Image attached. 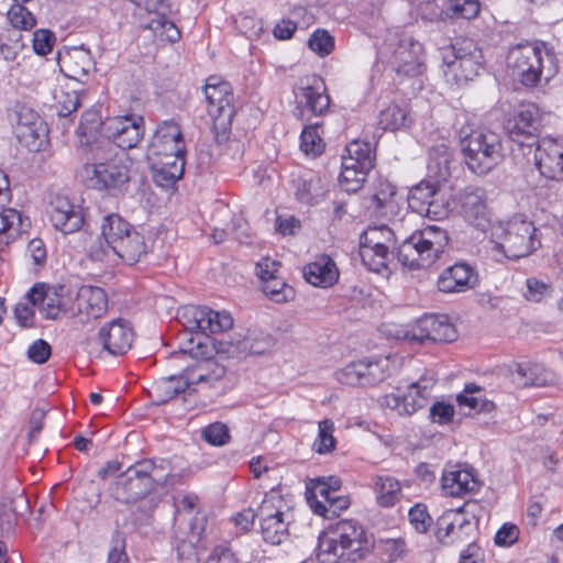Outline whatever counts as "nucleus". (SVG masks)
<instances>
[{"label": "nucleus", "instance_id": "obj_58", "mask_svg": "<svg viewBox=\"0 0 563 563\" xmlns=\"http://www.w3.org/2000/svg\"><path fill=\"white\" fill-rule=\"evenodd\" d=\"M26 354L33 363L44 364L51 357L52 347L45 340L38 339L29 346Z\"/></svg>", "mask_w": 563, "mask_h": 563}, {"label": "nucleus", "instance_id": "obj_4", "mask_svg": "<svg viewBox=\"0 0 563 563\" xmlns=\"http://www.w3.org/2000/svg\"><path fill=\"white\" fill-rule=\"evenodd\" d=\"M507 68L523 86L536 87L558 73L556 54L551 45L541 41L518 44L507 54Z\"/></svg>", "mask_w": 563, "mask_h": 563}, {"label": "nucleus", "instance_id": "obj_39", "mask_svg": "<svg viewBox=\"0 0 563 563\" xmlns=\"http://www.w3.org/2000/svg\"><path fill=\"white\" fill-rule=\"evenodd\" d=\"M360 255L363 264L373 272L380 273L387 268L391 253L388 245L374 246L360 242Z\"/></svg>", "mask_w": 563, "mask_h": 563}, {"label": "nucleus", "instance_id": "obj_55", "mask_svg": "<svg viewBox=\"0 0 563 563\" xmlns=\"http://www.w3.org/2000/svg\"><path fill=\"white\" fill-rule=\"evenodd\" d=\"M56 43V35L47 29H38L33 33L32 46L35 54L45 56L52 52Z\"/></svg>", "mask_w": 563, "mask_h": 563}, {"label": "nucleus", "instance_id": "obj_27", "mask_svg": "<svg viewBox=\"0 0 563 563\" xmlns=\"http://www.w3.org/2000/svg\"><path fill=\"white\" fill-rule=\"evenodd\" d=\"M477 273L467 263L459 262L444 268L438 277L437 287L444 294L464 292L476 286Z\"/></svg>", "mask_w": 563, "mask_h": 563}, {"label": "nucleus", "instance_id": "obj_10", "mask_svg": "<svg viewBox=\"0 0 563 563\" xmlns=\"http://www.w3.org/2000/svg\"><path fill=\"white\" fill-rule=\"evenodd\" d=\"M306 499L313 514L333 518L346 510L351 500L342 493V481L336 476H322L310 479L306 485Z\"/></svg>", "mask_w": 563, "mask_h": 563}, {"label": "nucleus", "instance_id": "obj_21", "mask_svg": "<svg viewBox=\"0 0 563 563\" xmlns=\"http://www.w3.org/2000/svg\"><path fill=\"white\" fill-rule=\"evenodd\" d=\"M295 93L299 107L307 109L313 115H323L330 107L325 84L317 75L301 78Z\"/></svg>", "mask_w": 563, "mask_h": 563}, {"label": "nucleus", "instance_id": "obj_33", "mask_svg": "<svg viewBox=\"0 0 563 563\" xmlns=\"http://www.w3.org/2000/svg\"><path fill=\"white\" fill-rule=\"evenodd\" d=\"M227 343L229 346L225 352L240 357L265 353L271 346V339L263 332L247 331L245 334H236Z\"/></svg>", "mask_w": 563, "mask_h": 563}, {"label": "nucleus", "instance_id": "obj_22", "mask_svg": "<svg viewBox=\"0 0 563 563\" xmlns=\"http://www.w3.org/2000/svg\"><path fill=\"white\" fill-rule=\"evenodd\" d=\"M536 166L540 174L552 180H563V145L554 139L543 137L537 142Z\"/></svg>", "mask_w": 563, "mask_h": 563}, {"label": "nucleus", "instance_id": "obj_30", "mask_svg": "<svg viewBox=\"0 0 563 563\" xmlns=\"http://www.w3.org/2000/svg\"><path fill=\"white\" fill-rule=\"evenodd\" d=\"M441 486L445 495L463 497L477 492L481 487V483L473 470L453 466L444 470Z\"/></svg>", "mask_w": 563, "mask_h": 563}, {"label": "nucleus", "instance_id": "obj_51", "mask_svg": "<svg viewBox=\"0 0 563 563\" xmlns=\"http://www.w3.org/2000/svg\"><path fill=\"white\" fill-rule=\"evenodd\" d=\"M362 243H369L371 245H388L390 247L395 242V234L387 225L369 227L362 235Z\"/></svg>", "mask_w": 563, "mask_h": 563}, {"label": "nucleus", "instance_id": "obj_59", "mask_svg": "<svg viewBox=\"0 0 563 563\" xmlns=\"http://www.w3.org/2000/svg\"><path fill=\"white\" fill-rule=\"evenodd\" d=\"M125 552V539L121 532L115 531L112 537V545L108 554V563H128Z\"/></svg>", "mask_w": 563, "mask_h": 563}, {"label": "nucleus", "instance_id": "obj_5", "mask_svg": "<svg viewBox=\"0 0 563 563\" xmlns=\"http://www.w3.org/2000/svg\"><path fill=\"white\" fill-rule=\"evenodd\" d=\"M368 547L364 527L356 520L344 519L319 537L317 558L320 563H338L341 559L354 562L363 558Z\"/></svg>", "mask_w": 563, "mask_h": 563}, {"label": "nucleus", "instance_id": "obj_56", "mask_svg": "<svg viewBox=\"0 0 563 563\" xmlns=\"http://www.w3.org/2000/svg\"><path fill=\"white\" fill-rule=\"evenodd\" d=\"M203 439L216 446H221L229 442V428L222 422H214L206 427L202 431Z\"/></svg>", "mask_w": 563, "mask_h": 563}, {"label": "nucleus", "instance_id": "obj_29", "mask_svg": "<svg viewBox=\"0 0 563 563\" xmlns=\"http://www.w3.org/2000/svg\"><path fill=\"white\" fill-rule=\"evenodd\" d=\"M153 181L162 188H172L184 175L185 155L147 158Z\"/></svg>", "mask_w": 563, "mask_h": 563}, {"label": "nucleus", "instance_id": "obj_38", "mask_svg": "<svg viewBox=\"0 0 563 563\" xmlns=\"http://www.w3.org/2000/svg\"><path fill=\"white\" fill-rule=\"evenodd\" d=\"M395 196V186L387 180H380L375 187L372 199L375 212L382 217L393 216L397 209Z\"/></svg>", "mask_w": 563, "mask_h": 563}, {"label": "nucleus", "instance_id": "obj_20", "mask_svg": "<svg viewBox=\"0 0 563 563\" xmlns=\"http://www.w3.org/2000/svg\"><path fill=\"white\" fill-rule=\"evenodd\" d=\"M185 153L186 145L180 126L175 121H164L157 126L146 156L151 158Z\"/></svg>", "mask_w": 563, "mask_h": 563}, {"label": "nucleus", "instance_id": "obj_12", "mask_svg": "<svg viewBox=\"0 0 563 563\" xmlns=\"http://www.w3.org/2000/svg\"><path fill=\"white\" fill-rule=\"evenodd\" d=\"M261 534L266 543L278 545L289 537L291 514L279 492L272 489L265 494L257 508Z\"/></svg>", "mask_w": 563, "mask_h": 563}, {"label": "nucleus", "instance_id": "obj_57", "mask_svg": "<svg viewBox=\"0 0 563 563\" xmlns=\"http://www.w3.org/2000/svg\"><path fill=\"white\" fill-rule=\"evenodd\" d=\"M409 521L418 532H426L430 527L431 517L427 507L422 504H416L409 510Z\"/></svg>", "mask_w": 563, "mask_h": 563}, {"label": "nucleus", "instance_id": "obj_28", "mask_svg": "<svg viewBox=\"0 0 563 563\" xmlns=\"http://www.w3.org/2000/svg\"><path fill=\"white\" fill-rule=\"evenodd\" d=\"M49 220L53 227L64 234L79 231L84 224V213L79 206L70 202L66 197L57 196L49 208Z\"/></svg>", "mask_w": 563, "mask_h": 563}, {"label": "nucleus", "instance_id": "obj_64", "mask_svg": "<svg viewBox=\"0 0 563 563\" xmlns=\"http://www.w3.org/2000/svg\"><path fill=\"white\" fill-rule=\"evenodd\" d=\"M484 562H485V552L476 542L470 543L460 553L459 563H484Z\"/></svg>", "mask_w": 563, "mask_h": 563}, {"label": "nucleus", "instance_id": "obj_14", "mask_svg": "<svg viewBox=\"0 0 563 563\" xmlns=\"http://www.w3.org/2000/svg\"><path fill=\"white\" fill-rule=\"evenodd\" d=\"M208 102V114L212 119L213 130L225 133L230 128L234 114L233 90L231 85L219 76H210L203 87Z\"/></svg>", "mask_w": 563, "mask_h": 563}, {"label": "nucleus", "instance_id": "obj_52", "mask_svg": "<svg viewBox=\"0 0 563 563\" xmlns=\"http://www.w3.org/2000/svg\"><path fill=\"white\" fill-rule=\"evenodd\" d=\"M148 29L170 43H175L180 38V31L178 27L162 14H158L151 20Z\"/></svg>", "mask_w": 563, "mask_h": 563}, {"label": "nucleus", "instance_id": "obj_48", "mask_svg": "<svg viewBox=\"0 0 563 563\" xmlns=\"http://www.w3.org/2000/svg\"><path fill=\"white\" fill-rule=\"evenodd\" d=\"M318 437L313 442V450L320 454L329 453L335 448L333 437L334 424L332 420L324 419L318 424Z\"/></svg>", "mask_w": 563, "mask_h": 563}, {"label": "nucleus", "instance_id": "obj_54", "mask_svg": "<svg viewBox=\"0 0 563 563\" xmlns=\"http://www.w3.org/2000/svg\"><path fill=\"white\" fill-rule=\"evenodd\" d=\"M40 310L44 318L56 320L66 312V306L57 290L48 288V294Z\"/></svg>", "mask_w": 563, "mask_h": 563}, {"label": "nucleus", "instance_id": "obj_16", "mask_svg": "<svg viewBox=\"0 0 563 563\" xmlns=\"http://www.w3.org/2000/svg\"><path fill=\"white\" fill-rule=\"evenodd\" d=\"M390 375L388 357L351 362L335 373L336 380L347 386H374Z\"/></svg>", "mask_w": 563, "mask_h": 563}, {"label": "nucleus", "instance_id": "obj_45", "mask_svg": "<svg viewBox=\"0 0 563 563\" xmlns=\"http://www.w3.org/2000/svg\"><path fill=\"white\" fill-rule=\"evenodd\" d=\"M481 12L479 0H449L445 8L448 19H475Z\"/></svg>", "mask_w": 563, "mask_h": 563}, {"label": "nucleus", "instance_id": "obj_46", "mask_svg": "<svg viewBox=\"0 0 563 563\" xmlns=\"http://www.w3.org/2000/svg\"><path fill=\"white\" fill-rule=\"evenodd\" d=\"M369 170H363L357 166H353L349 161L342 164V172L339 176L341 187L347 192H355L362 188L366 175Z\"/></svg>", "mask_w": 563, "mask_h": 563}, {"label": "nucleus", "instance_id": "obj_42", "mask_svg": "<svg viewBox=\"0 0 563 563\" xmlns=\"http://www.w3.org/2000/svg\"><path fill=\"white\" fill-rule=\"evenodd\" d=\"M377 503L383 507H391L400 495L399 482L390 476L378 475L374 479Z\"/></svg>", "mask_w": 563, "mask_h": 563}, {"label": "nucleus", "instance_id": "obj_35", "mask_svg": "<svg viewBox=\"0 0 563 563\" xmlns=\"http://www.w3.org/2000/svg\"><path fill=\"white\" fill-rule=\"evenodd\" d=\"M552 379V374L538 363H518L512 372V380L518 386H544Z\"/></svg>", "mask_w": 563, "mask_h": 563}, {"label": "nucleus", "instance_id": "obj_6", "mask_svg": "<svg viewBox=\"0 0 563 563\" xmlns=\"http://www.w3.org/2000/svg\"><path fill=\"white\" fill-rule=\"evenodd\" d=\"M169 463L147 459L129 466L115 483L114 494L118 500L130 504L146 497L156 485L167 482Z\"/></svg>", "mask_w": 563, "mask_h": 563}, {"label": "nucleus", "instance_id": "obj_47", "mask_svg": "<svg viewBox=\"0 0 563 563\" xmlns=\"http://www.w3.org/2000/svg\"><path fill=\"white\" fill-rule=\"evenodd\" d=\"M262 290L271 300L282 303L294 298V289L285 280L276 275L262 284Z\"/></svg>", "mask_w": 563, "mask_h": 563}, {"label": "nucleus", "instance_id": "obj_15", "mask_svg": "<svg viewBox=\"0 0 563 563\" xmlns=\"http://www.w3.org/2000/svg\"><path fill=\"white\" fill-rule=\"evenodd\" d=\"M435 383L433 374H426L419 380L411 383L407 391L385 395L380 404L399 416H411L428 404Z\"/></svg>", "mask_w": 563, "mask_h": 563}, {"label": "nucleus", "instance_id": "obj_32", "mask_svg": "<svg viewBox=\"0 0 563 563\" xmlns=\"http://www.w3.org/2000/svg\"><path fill=\"white\" fill-rule=\"evenodd\" d=\"M327 191L325 179L314 172H303L295 180V197L302 205H318L324 198Z\"/></svg>", "mask_w": 563, "mask_h": 563}, {"label": "nucleus", "instance_id": "obj_9", "mask_svg": "<svg viewBox=\"0 0 563 563\" xmlns=\"http://www.w3.org/2000/svg\"><path fill=\"white\" fill-rule=\"evenodd\" d=\"M444 167H441L437 179L428 177L415 185L408 195V207L420 216L433 220H442L449 216V205L442 196L441 183L449 176V156H443Z\"/></svg>", "mask_w": 563, "mask_h": 563}, {"label": "nucleus", "instance_id": "obj_25", "mask_svg": "<svg viewBox=\"0 0 563 563\" xmlns=\"http://www.w3.org/2000/svg\"><path fill=\"white\" fill-rule=\"evenodd\" d=\"M459 200L464 218L481 231H486L490 218L485 190L468 186L460 192Z\"/></svg>", "mask_w": 563, "mask_h": 563}, {"label": "nucleus", "instance_id": "obj_23", "mask_svg": "<svg viewBox=\"0 0 563 563\" xmlns=\"http://www.w3.org/2000/svg\"><path fill=\"white\" fill-rule=\"evenodd\" d=\"M539 125V109L534 103L521 104L505 124V130L514 142L525 145L526 140H533Z\"/></svg>", "mask_w": 563, "mask_h": 563}, {"label": "nucleus", "instance_id": "obj_61", "mask_svg": "<svg viewBox=\"0 0 563 563\" xmlns=\"http://www.w3.org/2000/svg\"><path fill=\"white\" fill-rule=\"evenodd\" d=\"M519 528L514 523H504L495 534V543L499 547H511L519 539Z\"/></svg>", "mask_w": 563, "mask_h": 563}, {"label": "nucleus", "instance_id": "obj_3", "mask_svg": "<svg viewBox=\"0 0 563 563\" xmlns=\"http://www.w3.org/2000/svg\"><path fill=\"white\" fill-rule=\"evenodd\" d=\"M100 236L90 245L93 261L121 262L134 265L147 254L145 238L125 219L117 213L103 217Z\"/></svg>", "mask_w": 563, "mask_h": 563}, {"label": "nucleus", "instance_id": "obj_31", "mask_svg": "<svg viewBox=\"0 0 563 563\" xmlns=\"http://www.w3.org/2000/svg\"><path fill=\"white\" fill-rule=\"evenodd\" d=\"M303 277L314 287L330 288L338 283L340 272L329 255L321 254L303 267Z\"/></svg>", "mask_w": 563, "mask_h": 563}, {"label": "nucleus", "instance_id": "obj_2", "mask_svg": "<svg viewBox=\"0 0 563 563\" xmlns=\"http://www.w3.org/2000/svg\"><path fill=\"white\" fill-rule=\"evenodd\" d=\"M80 177L85 185L111 196L128 191L133 161L126 152H117L109 141H95L84 148Z\"/></svg>", "mask_w": 563, "mask_h": 563}, {"label": "nucleus", "instance_id": "obj_60", "mask_svg": "<svg viewBox=\"0 0 563 563\" xmlns=\"http://www.w3.org/2000/svg\"><path fill=\"white\" fill-rule=\"evenodd\" d=\"M418 14L422 20L437 21L445 20V9H442L434 0H424L418 5Z\"/></svg>", "mask_w": 563, "mask_h": 563}, {"label": "nucleus", "instance_id": "obj_19", "mask_svg": "<svg viewBox=\"0 0 563 563\" xmlns=\"http://www.w3.org/2000/svg\"><path fill=\"white\" fill-rule=\"evenodd\" d=\"M108 141L122 152L135 147L144 135L143 118L134 115L115 117L104 123Z\"/></svg>", "mask_w": 563, "mask_h": 563}, {"label": "nucleus", "instance_id": "obj_34", "mask_svg": "<svg viewBox=\"0 0 563 563\" xmlns=\"http://www.w3.org/2000/svg\"><path fill=\"white\" fill-rule=\"evenodd\" d=\"M76 309L87 319L101 317L108 309L106 291L100 287L82 286L77 294Z\"/></svg>", "mask_w": 563, "mask_h": 563}, {"label": "nucleus", "instance_id": "obj_43", "mask_svg": "<svg viewBox=\"0 0 563 563\" xmlns=\"http://www.w3.org/2000/svg\"><path fill=\"white\" fill-rule=\"evenodd\" d=\"M460 406H467L477 412H490L495 405L482 396V388L474 384H466L463 391L456 396Z\"/></svg>", "mask_w": 563, "mask_h": 563}, {"label": "nucleus", "instance_id": "obj_62", "mask_svg": "<svg viewBox=\"0 0 563 563\" xmlns=\"http://www.w3.org/2000/svg\"><path fill=\"white\" fill-rule=\"evenodd\" d=\"M238 30L247 38L260 37L263 25L262 22L253 16L244 15L236 21Z\"/></svg>", "mask_w": 563, "mask_h": 563}, {"label": "nucleus", "instance_id": "obj_50", "mask_svg": "<svg viewBox=\"0 0 563 563\" xmlns=\"http://www.w3.org/2000/svg\"><path fill=\"white\" fill-rule=\"evenodd\" d=\"M320 124L314 123L306 126L300 135V148L306 154L318 155L323 151L322 139L318 133Z\"/></svg>", "mask_w": 563, "mask_h": 563}, {"label": "nucleus", "instance_id": "obj_40", "mask_svg": "<svg viewBox=\"0 0 563 563\" xmlns=\"http://www.w3.org/2000/svg\"><path fill=\"white\" fill-rule=\"evenodd\" d=\"M63 63L68 69L67 76L76 80L87 77L93 68L89 51L82 47L73 49L68 57L63 59Z\"/></svg>", "mask_w": 563, "mask_h": 563}, {"label": "nucleus", "instance_id": "obj_24", "mask_svg": "<svg viewBox=\"0 0 563 563\" xmlns=\"http://www.w3.org/2000/svg\"><path fill=\"white\" fill-rule=\"evenodd\" d=\"M99 340L106 351L111 355H123L134 341V330L129 321L114 319L99 330Z\"/></svg>", "mask_w": 563, "mask_h": 563}, {"label": "nucleus", "instance_id": "obj_13", "mask_svg": "<svg viewBox=\"0 0 563 563\" xmlns=\"http://www.w3.org/2000/svg\"><path fill=\"white\" fill-rule=\"evenodd\" d=\"M442 60L446 66V74H451L459 85L474 79L484 64L482 49L471 38H457L444 47Z\"/></svg>", "mask_w": 563, "mask_h": 563}, {"label": "nucleus", "instance_id": "obj_7", "mask_svg": "<svg viewBox=\"0 0 563 563\" xmlns=\"http://www.w3.org/2000/svg\"><path fill=\"white\" fill-rule=\"evenodd\" d=\"M449 236L444 229L438 225H428L413 231L397 247V260L402 266L410 269L430 267L443 253Z\"/></svg>", "mask_w": 563, "mask_h": 563}, {"label": "nucleus", "instance_id": "obj_53", "mask_svg": "<svg viewBox=\"0 0 563 563\" xmlns=\"http://www.w3.org/2000/svg\"><path fill=\"white\" fill-rule=\"evenodd\" d=\"M308 45L311 51L324 57L334 49V38L328 31L319 29L311 34Z\"/></svg>", "mask_w": 563, "mask_h": 563}, {"label": "nucleus", "instance_id": "obj_36", "mask_svg": "<svg viewBox=\"0 0 563 563\" xmlns=\"http://www.w3.org/2000/svg\"><path fill=\"white\" fill-rule=\"evenodd\" d=\"M463 509H448L438 518L435 534L442 544L452 542L457 531L468 525V520L463 517Z\"/></svg>", "mask_w": 563, "mask_h": 563}, {"label": "nucleus", "instance_id": "obj_49", "mask_svg": "<svg viewBox=\"0 0 563 563\" xmlns=\"http://www.w3.org/2000/svg\"><path fill=\"white\" fill-rule=\"evenodd\" d=\"M10 24L21 31L32 30L36 25V19L23 4H13L8 11Z\"/></svg>", "mask_w": 563, "mask_h": 563}, {"label": "nucleus", "instance_id": "obj_17", "mask_svg": "<svg viewBox=\"0 0 563 563\" xmlns=\"http://www.w3.org/2000/svg\"><path fill=\"white\" fill-rule=\"evenodd\" d=\"M12 121L19 142L32 152L40 151L46 135V128L41 117L31 108L18 104Z\"/></svg>", "mask_w": 563, "mask_h": 563}, {"label": "nucleus", "instance_id": "obj_11", "mask_svg": "<svg viewBox=\"0 0 563 563\" xmlns=\"http://www.w3.org/2000/svg\"><path fill=\"white\" fill-rule=\"evenodd\" d=\"M497 236L500 241L495 243L494 250L509 260L526 257L541 246L538 229L522 216L512 217Z\"/></svg>", "mask_w": 563, "mask_h": 563}, {"label": "nucleus", "instance_id": "obj_1", "mask_svg": "<svg viewBox=\"0 0 563 563\" xmlns=\"http://www.w3.org/2000/svg\"><path fill=\"white\" fill-rule=\"evenodd\" d=\"M177 318L185 329L183 342L175 357L189 355L196 360L184 372L190 387H214L225 375V367L207 357L209 354V334L221 333L233 327V318L228 311H217L207 306H185L178 310Z\"/></svg>", "mask_w": 563, "mask_h": 563}, {"label": "nucleus", "instance_id": "obj_37", "mask_svg": "<svg viewBox=\"0 0 563 563\" xmlns=\"http://www.w3.org/2000/svg\"><path fill=\"white\" fill-rule=\"evenodd\" d=\"M188 388H190V385L188 379H186L185 372L183 371L178 376L172 375L169 377L162 378L154 385L153 391L157 402L165 404L179 394L186 391Z\"/></svg>", "mask_w": 563, "mask_h": 563}, {"label": "nucleus", "instance_id": "obj_63", "mask_svg": "<svg viewBox=\"0 0 563 563\" xmlns=\"http://www.w3.org/2000/svg\"><path fill=\"white\" fill-rule=\"evenodd\" d=\"M454 413V407L443 401H437L430 408V417L432 421L439 424H446L451 422Z\"/></svg>", "mask_w": 563, "mask_h": 563}, {"label": "nucleus", "instance_id": "obj_44", "mask_svg": "<svg viewBox=\"0 0 563 563\" xmlns=\"http://www.w3.org/2000/svg\"><path fill=\"white\" fill-rule=\"evenodd\" d=\"M349 161L353 166L363 170H371L374 167L375 155L369 143L353 141L346 146Z\"/></svg>", "mask_w": 563, "mask_h": 563}, {"label": "nucleus", "instance_id": "obj_41", "mask_svg": "<svg viewBox=\"0 0 563 563\" xmlns=\"http://www.w3.org/2000/svg\"><path fill=\"white\" fill-rule=\"evenodd\" d=\"M378 123L384 130H400L409 126L411 119L406 106L391 103L379 112Z\"/></svg>", "mask_w": 563, "mask_h": 563}, {"label": "nucleus", "instance_id": "obj_26", "mask_svg": "<svg viewBox=\"0 0 563 563\" xmlns=\"http://www.w3.org/2000/svg\"><path fill=\"white\" fill-rule=\"evenodd\" d=\"M455 327L446 314H429L422 317L413 329L412 340L448 343L456 339Z\"/></svg>", "mask_w": 563, "mask_h": 563}, {"label": "nucleus", "instance_id": "obj_8", "mask_svg": "<svg viewBox=\"0 0 563 563\" xmlns=\"http://www.w3.org/2000/svg\"><path fill=\"white\" fill-rule=\"evenodd\" d=\"M465 164L476 175H486L503 159L501 137L488 129H477L461 139Z\"/></svg>", "mask_w": 563, "mask_h": 563}, {"label": "nucleus", "instance_id": "obj_18", "mask_svg": "<svg viewBox=\"0 0 563 563\" xmlns=\"http://www.w3.org/2000/svg\"><path fill=\"white\" fill-rule=\"evenodd\" d=\"M391 64L398 76L417 77L422 75L426 69L422 44L409 35L401 36L394 49Z\"/></svg>", "mask_w": 563, "mask_h": 563}]
</instances>
